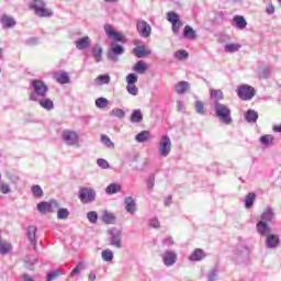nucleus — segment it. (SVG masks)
Returning <instances> with one entry per match:
<instances>
[{"mask_svg":"<svg viewBox=\"0 0 281 281\" xmlns=\"http://www.w3.org/2000/svg\"><path fill=\"white\" fill-rule=\"evenodd\" d=\"M37 211L40 212V214H47V212H57L58 221H67V218H69V209H60V203H58V201L56 200H50L48 202H40L37 204Z\"/></svg>","mask_w":281,"mask_h":281,"instance_id":"f257e3e1","label":"nucleus"},{"mask_svg":"<svg viewBox=\"0 0 281 281\" xmlns=\"http://www.w3.org/2000/svg\"><path fill=\"white\" fill-rule=\"evenodd\" d=\"M29 89V100L31 102H36V100H41V98H47V94L49 93V87L41 79H33L30 82Z\"/></svg>","mask_w":281,"mask_h":281,"instance_id":"f03ea898","label":"nucleus"},{"mask_svg":"<svg viewBox=\"0 0 281 281\" xmlns=\"http://www.w3.org/2000/svg\"><path fill=\"white\" fill-rule=\"evenodd\" d=\"M213 111L215 113V117H217L218 122L229 126L234 120L232 119V109L227 104L221 103L218 101H214Z\"/></svg>","mask_w":281,"mask_h":281,"instance_id":"7ed1b4c3","label":"nucleus"},{"mask_svg":"<svg viewBox=\"0 0 281 281\" xmlns=\"http://www.w3.org/2000/svg\"><path fill=\"white\" fill-rule=\"evenodd\" d=\"M29 8L30 10H33L34 14L40 16V19H48L49 16H54V11L47 8L44 0H31Z\"/></svg>","mask_w":281,"mask_h":281,"instance_id":"20e7f679","label":"nucleus"},{"mask_svg":"<svg viewBox=\"0 0 281 281\" xmlns=\"http://www.w3.org/2000/svg\"><path fill=\"white\" fill-rule=\"evenodd\" d=\"M95 190L91 187H82L79 189L78 199L83 204L93 203L95 201Z\"/></svg>","mask_w":281,"mask_h":281,"instance_id":"39448f33","label":"nucleus"},{"mask_svg":"<svg viewBox=\"0 0 281 281\" xmlns=\"http://www.w3.org/2000/svg\"><path fill=\"white\" fill-rule=\"evenodd\" d=\"M167 21L171 23V30L175 36H179L181 32V27H183V21H181V18L179 16V14L175 11L168 12Z\"/></svg>","mask_w":281,"mask_h":281,"instance_id":"423d86ee","label":"nucleus"},{"mask_svg":"<svg viewBox=\"0 0 281 281\" xmlns=\"http://www.w3.org/2000/svg\"><path fill=\"white\" fill-rule=\"evenodd\" d=\"M172 150V140H170V136L162 135L160 137V142L158 145V153L160 157H168Z\"/></svg>","mask_w":281,"mask_h":281,"instance_id":"0eeeda50","label":"nucleus"},{"mask_svg":"<svg viewBox=\"0 0 281 281\" xmlns=\"http://www.w3.org/2000/svg\"><path fill=\"white\" fill-rule=\"evenodd\" d=\"M124 54V47L117 43H112L111 47L108 49V60L111 63H117L120 56Z\"/></svg>","mask_w":281,"mask_h":281,"instance_id":"6e6552de","label":"nucleus"},{"mask_svg":"<svg viewBox=\"0 0 281 281\" xmlns=\"http://www.w3.org/2000/svg\"><path fill=\"white\" fill-rule=\"evenodd\" d=\"M61 139L66 146H76L78 142H80V137L78 136V132L71 130H65L61 133Z\"/></svg>","mask_w":281,"mask_h":281,"instance_id":"1a4fd4ad","label":"nucleus"},{"mask_svg":"<svg viewBox=\"0 0 281 281\" xmlns=\"http://www.w3.org/2000/svg\"><path fill=\"white\" fill-rule=\"evenodd\" d=\"M109 243L115 249H122V231L117 228H112L109 231Z\"/></svg>","mask_w":281,"mask_h":281,"instance_id":"9d476101","label":"nucleus"},{"mask_svg":"<svg viewBox=\"0 0 281 281\" xmlns=\"http://www.w3.org/2000/svg\"><path fill=\"white\" fill-rule=\"evenodd\" d=\"M237 95L240 100H251L256 95V90L249 85H243L237 88Z\"/></svg>","mask_w":281,"mask_h":281,"instance_id":"9b49d317","label":"nucleus"},{"mask_svg":"<svg viewBox=\"0 0 281 281\" xmlns=\"http://www.w3.org/2000/svg\"><path fill=\"white\" fill-rule=\"evenodd\" d=\"M136 30L142 38H148L153 34V27L144 20H139L136 24Z\"/></svg>","mask_w":281,"mask_h":281,"instance_id":"f8f14e48","label":"nucleus"},{"mask_svg":"<svg viewBox=\"0 0 281 281\" xmlns=\"http://www.w3.org/2000/svg\"><path fill=\"white\" fill-rule=\"evenodd\" d=\"M160 257L165 267H175L177 263V252L175 251L165 250Z\"/></svg>","mask_w":281,"mask_h":281,"instance_id":"ddd939ff","label":"nucleus"},{"mask_svg":"<svg viewBox=\"0 0 281 281\" xmlns=\"http://www.w3.org/2000/svg\"><path fill=\"white\" fill-rule=\"evenodd\" d=\"M104 32L106 36H109V38H113L114 41H116V43H126V40H124V37L120 33L115 32L111 24L104 25Z\"/></svg>","mask_w":281,"mask_h":281,"instance_id":"4468645a","label":"nucleus"},{"mask_svg":"<svg viewBox=\"0 0 281 281\" xmlns=\"http://www.w3.org/2000/svg\"><path fill=\"white\" fill-rule=\"evenodd\" d=\"M256 229L259 236H263L265 238L271 234V226L269 223H266L265 221H259L256 224Z\"/></svg>","mask_w":281,"mask_h":281,"instance_id":"2eb2a0df","label":"nucleus"},{"mask_svg":"<svg viewBox=\"0 0 281 281\" xmlns=\"http://www.w3.org/2000/svg\"><path fill=\"white\" fill-rule=\"evenodd\" d=\"M266 247L268 249H278L280 247V236L270 234L266 236Z\"/></svg>","mask_w":281,"mask_h":281,"instance_id":"dca6fc26","label":"nucleus"},{"mask_svg":"<svg viewBox=\"0 0 281 281\" xmlns=\"http://www.w3.org/2000/svg\"><path fill=\"white\" fill-rule=\"evenodd\" d=\"M260 221H263V223H273L276 221V211L271 206H268L261 214Z\"/></svg>","mask_w":281,"mask_h":281,"instance_id":"f3484780","label":"nucleus"},{"mask_svg":"<svg viewBox=\"0 0 281 281\" xmlns=\"http://www.w3.org/2000/svg\"><path fill=\"white\" fill-rule=\"evenodd\" d=\"M125 204V211L127 214H135L137 212V203L135 202V199L133 196H126L124 199Z\"/></svg>","mask_w":281,"mask_h":281,"instance_id":"a211bd4d","label":"nucleus"},{"mask_svg":"<svg viewBox=\"0 0 281 281\" xmlns=\"http://www.w3.org/2000/svg\"><path fill=\"white\" fill-rule=\"evenodd\" d=\"M75 45L80 52L85 49H89V47H91V37L89 36L79 37L76 41Z\"/></svg>","mask_w":281,"mask_h":281,"instance_id":"6ab92c4d","label":"nucleus"},{"mask_svg":"<svg viewBox=\"0 0 281 281\" xmlns=\"http://www.w3.org/2000/svg\"><path fill=\"white\" fill-rule=\"evenodd\" d=\"M1 23H2V27L4 30H10L12 27H14V25H16V20H14V18L3 14L0 19Z\"/></svg>","mask_w":281,"mask_h":281,"instance_id":"aec40b11","label":"nucleus"},{"mask_svg":"<svg viewBox=\"0 0 281 281\" xmlns=\"http://www.w3.org/2000/svg\"><path fill=\"white\" fill-rule=\"evenodd\" d=\"M34 102H38L40 106H42V109L45 111H53L54 109V101L47 97L41 98Z\"/></svg>","mask_w":281,"mask_h":281,"instance_id":"412c9836","label":"nucleus"},{"mask_svg":"<svg viewBox=\"0 0 281 281\" xmlns=\"http://www.w3.org/2000/svg\"><path fill=\"white\" fill-rule=\"evenodd\" d=\"M205 256L206 255L205 251H203V249L196 248L189 257V260H191V262H201V260H203Z\"/></svg>","mask_w":281,"mask_h":281,"instance_id":"4be33fe9","label":"nucleus"},{"mask_svg":"<svg viewBox=\"0 0 281 281\" xmlns=\"http://www.w3.org/2000/svg\"><path fill=\"white\" fill-rule=\"evenodd\" d=\"M36 226H29L26 232L27 239L30 240L31 245H33L34 249H36Z\"/></svg>","mask_w":281,"mask_h":281,"instance_id":"5701e85b","label":"nucleus"},{"mask_svg":"<svg viewBox=\"0 0 281 281\" xmlns=\"http://www.w3.org/2000/svg\"><path fill=\"white\" fill-rule=\"evenodd\" d=\"M176 92L178 95H183L190 89V82L188 81H180L175 85Z\"/></svg>","mask_w":281,"mask_h":281,"instance_id":"b1692460","label":"nucleus"},{"mask_svg":"<svg viewBox=\"0 0 281 281\" xmlns=\"http://www.w3.org/2000/svg\"><path fill=\"white\" fill-rule=\"evenodd\" d=\"M233 23L237 27V30H245L247 27V20L243 15H235L233 18Z\"/></svg>","mask_w":281,"mask_h":281,"instance_id":"393cba45","label":"nucleus"},{"mask_svg":"<svg viewBox=\"0 0 281 281\" xmlns=\"http://www.w3.org/2000/svg\"><path fill=\"white\" fill-rule=\"evenodd\" d=\"M111 82V76H109V74L105 75H99L95 79H94V85L97 87H102L103 85H110Z\"/></svg>","mask_w":281,"mask_h":281,"instance_id":"a878e982","label":"nucleus"},{"mask_svg":"<svg viewBox=\"0 0 281 281\" xmlns=\"http://www.w3.org/2000/svg\"><path fill=\"white\" fill-rule=\"evenodd\" d=\"M102 46L100 44H95L92 47V56L94 57L95 63H102V54H103Z\"/></svg>","mask_w":281,"mask_h":281,"instance_id":"bb28decb","label":"nucleus"},{"mask_svg":"<svg viewBox=\"0 0 281 281\" xmlns=\"http://www.w3.org/2000/svg\"><path fill=\"white\" fill-rule=\"evenodd\" d=\"M101 220L106 225H115V221H116L115 215L108 211L103 212Z\"/></svg>","mask_w":281,"mask_h":281,"instance_id":"cd10ccee","label":"nucleus"},{"mask_svg":"<svg viewBox=\"0 0 281 281\" xmlns=\"http://www.w3.org/2000/svg\"><path fill=\"white\" fill-rule=\"evenodd\" d=\"M133 54L137 58H144V56H150L151 52L146 49V47H144V45H142V46H138V47L134 48Z\"/></svg>","mask_w":281,"mask_h":281,"instance_id":"c85d7f7f","label":"nucleus"},{"mask_svg":"<svg viewBox=\"0 0 281 281\" xmlns=\"http://www.w3.org/2000/svg\"><path fill=\"white\" fill-rule=\"evenodd\" d=\"M245 120L249 124H256V122H258V112H256L255 110H248L245 113Z\"/></svg>","mask_w":281,"mask_h":281,"instance_id":"c756f323","label":"nucleus"},{"mask_svg":"<svg viewBox=\"0 0 281 281\" xmlns=\"http://www.w3.org/2000/svg\"><path fill=\"white\" fill-rule=\"evenodd\" d=\"M183 37L188 38L189 41H194V38H196V31H194L192 26L186 25L183 29Z\"/></svg>","mask_w":281,"mask_h":281,"instance_id":"7c9ffc66","label":"nucleus"},{"mask_svg":"<svg viewBox=\"0 0 281 281\" xmlns=\"http://www.w3.org/2000/svg\"><path fill=\"white\" fill-rule=\"evenodd\" d=\"M105 192L108 194H117V192H122V184L111 183L105 188Z\"/></svg>","mask_w":281,"mask_h":281,"instance_id":"2f4dec72","label":"nucleus"},{"mask_svg":"<svg viewBox=\"0 0 281 281\" xmlns=\"http://www.w3.org/2000/svg\"><path fill=\"white\" fill-rule=\"evenodd\" d=\"M260 144L269 146V144H276V136L271 134L263 135L259 138Z\"/></svg>","mask_w":281,"mask_h":281,"instance_id":"473e14b6","label":"nucleus"},{"mask_svg":"<svg viewBox=\"0 0 281 281\" xmlns=\"http://www.w3.org/2000/svg\"><path fill=\"white\" fill-rule=\"evenodd\" d=\"M133 69H134V71H136V74L143 75V74H146L148 66L143 60H139L134 65Z\"/></svg>","mask_w":281,"mask_h":281,"instance_id":"72a5a7b5","label":"nucleus"},{"mask_svg":"<svg viewBox=\"0 0 281 281\" xmlns=\"http://www.w3.org/2000/svg\"><path fill=\"white\" fill-rule=\"evenodd\" d=\"M144 120V115L142 114V110H134L131 115V122L134 124H139Z\"/></svg>","mask_w":281,"mask_h":281,"instance_id":"f704fd0d","label":"nucleus"},{"mask_svg":"<svg viewBox=\"0 0 281 281\" xmlns=\"http://www.w3.org/2000/svg\"><path fill=\"white\" fill-rule=\"evenodd\" d=\"M254 201H256V193L254 192L248 193L245 198L246 210L254 207Z\"/></svg>","mask_w":281,"mask_h":281,"instance_id":"c9c22d12","label":"nucleus"},{"mask_svg":"<svg viewBox=\"0 0 281 281\" xmlns=\"http://www.w3.org/2000/svg\"><path fill=\"white\" fill-rule=\"evenodd\" d=\"M148 137H150V132L143 131L135 136V140L138 142V144H144V142H148Z\"/></svg>","mask_w":281,"mask_h":281,"instance_id":"e433bc0d","label":"nucleus"},{"mask_svg":"<svg viewBox=\"0 0 281 281\" xmlns=\"http://www.w3.org/2000/svg\"><path fill=\"white\" fill-rule=\"evenodd\" d=\"M12 251V245L3 239L0 240V254L5 255Z\"/></svg>","mask_w":281,"mask_h":281,"instance_id":"4c0bfd02","label":"nucleus"},{"mask_svg":"<svg viewBox=\"0 0 281 281\" xmlns=\"http://www.w3.org/2000/svg\"><path fill=\"white\" fill-rule=\"evenodd\" d=\"M240 47V44L229 43L224 46V52H226L227 54H234L235 52H238Z\"/></svg>","mask_w":281,"mask_h":281,"instance_id":"58836bf2","label":"nucleus"},{"mask_svg":"<svg viewBox=\"0 0 281 281\" xmlns=\"http://www.w3.org/2000/svg\"><path fill=\"white\" fill-rule=\"evenodd\" d=\"M101 258L104 262H113V250L111 249L102 250Z\"/></svg>","mask_w":281,"mask_h":281,"instance_id":"ea45409f","label":"nucleus"},{"mask_svg":"<svg viewBox=\"0 0 281 281\" xmlns=\"http://www.w3.org/2000/svg\"><path fill=\"white\" fill-rule=\"evenodd\" d=\"M56 81L59 85H69V82H70L69 74L64 72V74H60V75L56 76Z\"/></svg>","mask_w":281,"mask_h":281,"instance_id":"a19ab883","label":"nucleus"},{"mask_svg":"<svg viewBox=\"0 0 281 281\" xmlns=\"http://www.w3.org/2000/svg\"><path fill=\"white\" fill-rule=\"evenodd\" d=\"M31 192L33 194V196L35 199H42L43 196V189L41 188V186L38 184H34L32 188H31Z\"/></svg>","mask_w":281,"mask_h":281,"instance_id":"79ce46f5","label":"nucleus"},{"mask_svg":"<svg viewBox=\"0 0 281 281\" xmlns=\"http://www.w3.org/2000/svg\"><path fill=\"white\" fill-rule=\"evenodd\" d=\"M97 109H106L109 106V99L101 97L95 100Z\"/></svg>","mask_w":281,"mask_h":281,"instance_id":"37998d69","label":"nucleus"},{"mask_svg":"<svg viewBox=\"0 0 281 281\" xmlns=\"http://www.w3.org/2000/svg\"><path fill=\"white\" fill-rule=\"evenodd\" d=\"M82 269H85V262L79 261L77 263V266L72 269V271L70 272L69 278H74V276H80V271H82Z\"/></svg>","mask_w":281,"mask_h":281,"instance_id":"c03bdc74","label":"nucleus"},{"mask_svg":"<svg viewBox=\"0 0 281 281\" xmlns=\"http://www.w3.org/2000/svg\"><path fill=\"white\" fill-rule=\"evenodd\" d=\"M111 115H113V117H119V120H122L125 117L126 112H124V110L120 109V108H114L111 111Z\"/></svg>","mask_w":281,"mask_h":281,"instance_id":"a18cd8bd","label":"nucleus"},{"mask_svg":"<svg viewBox=\"0 0 281 281\" xmlns=\"http://www.w3.org/2000/svg\"><path fill=\"white\" fill-rule=\"evenodd\" d=\"M195 113L205 115V104L202 101H195Z\"/></svg>","mask_w":281,"mask_h":281,"instance_id":"49530a36","label":"nucleus"},{"mask_svg":"<svg viewBox=\"0 0 281 281\" xmlns=\"http://www.w3.org/2000/svg\"><path fill=\"white\" fill-rule=\"evenodd\" d=\"M101 142L108 148H115V144L113 143V140H111V138L109 136L104 135V134L101 135Z\"/></svg>","mask_w":281,"mask_h":281,"instance_id":"de8ad7c7","label":"nucleus"},{"mask_svg":"<svg viewBox=\"0 0 281 281\" xmlns=\"http://www.w3.org/2000/svg\"><path fill=\"white\" fill-rule=\"evenodd\" d=\"M211 98L213 100H215V102H218V100H223V91L221 90H216V89H212L211 90Z\"/></svg>","mask_w":281,"mask_h":281,"instance_id":"09e8293b","label":"nucleus"},{"mask_svg":"<svg viewBox=\"0 0 281 281\" xmlns=\"http://www.w3.org/2000/svg\"><path fill=\"white\" fill-rule=\"evenodd\" d=\"M87 218H88L89 223H92V225H95V223H98V212H95V211L88 212Z\"/></svg>","mask_w":281,"mask_h":281,"instance_id":"8fccbe9b","label":"nucleus"},{"mask_svg":"<svg viewBox=\"0 0 281 281\" xmlns=\"http://www.w3.org/2000/svg\"><path fill=\"white\" fill-rule=\"evenodd\" d=\"M126 90L130 93V95H137L139 93V89L135 83H127Z\"/></svg>","mask_w":281,"mask_h":281,"instance_id":"3c124183","label":"nucleus"},{"mask_svg":"<svg viewBox=\"0 0 281 281\" xmlns=\"http://www.w3.org/2000/svg\"><path fill=\"white\" fill-rule=\"evenodd\" d=\"M218 280V269L213 268L207 273V281H216Z\"/></svg>","mask_w":281,"mask_h":281,"instance_id":"603ef678","label":"nucleus"},{"mask_svg":"<svg viewBox=\"0 0 281 281\" xmlns=\"http://www.w3.org/2000/svg\"><path fill=\"white\" fill-rule=\"evenodd\" d=\"M188 56H190V55L188 54L187 50L180 49L175 53V58H177L178 60H186V58H188Z\"/></svg>","mask_w":281,"mask_h":281,"instance_id":"864d4df0","label":"nucleus"},{"mask_svg":"<svg viewBox=\"0 0 281 281\" xmlns=\"http://www.w3.org/2000/svg\"><path fill=\"white\" fill-rule=\"evenodd\" d=\"M97 164H98L99 168H102L103 170H108V168H110L109 161H106V159H104V158H99L97 160Z\"/></svg>","mask_w":281,"mask_h":281,"instance_id":"5fc2aeb1","label":"nucleus"},{"mask_svg":"<svg viewBox=\"0 0 281 281\" xmlns=\"http://www.w3.org/2000/svg\"><path fill=\"white\" fill-rule=\"evenodd\" d=\"M0 192L2 194H10V192H12V189L10 188V184H8V183H0Z\"/></svg>","mask_w":281,"mask_h":281,"instance_id":"6e6d98bb","label":"nucleus"},{"mask_svg":"<svg viewBox=\"0 0 281 281\" xmlns=\"http://www.w3.org/2000/svg\"><path fill=\"white\" fill-rule=\"evenodd\" d=\"M137 80H138L137 75H135L133 72L127 75V77H126L127 85H135V82H137Z\"/></svg>","mask_w":281,"mask_h":281,"instance_id":"4d7b16f0","label":"nucleus"},{"mask_svg":"<svg viewBox=\"0 0 281 281\" xmlns=\"http://www.w3.org/2000/svg\"><path fill=\"white\" fill-rule=\"evenodd\" d=\"M60 276V270H54L47 274V281L56 280Z\"/></svg>","mask_w":281,"mask_h":281,"instance_id":"13d9d810","label":"nucleus"},{"mask_svg":"<svg viewBox=\"0 0 281 281\" xmlns=\"http://www.w3.org/2000/svg\"><path fill=\"white\" fill-rule=\"evenodd\" d=\"M25 45H30L33 47L34 45H38V37H30L25 41Z\"/></svg>","mask_w":281,"mask_h":281,"instance_id":"bf43d9fd","label":"nucleus"},{"mask_svg":"<svg viewBox=\"0 0 281 281\" xmlns=\"http://www.w3.org/2000/svg\"><path fill=\"white\" fill-rule=\"evenodd\" d=\"M147 188L148 190H153L155 188V176H150L147 181Z\"/></svg>","mask_w":281,"mask_h":281,"instance_id":"052dcab7","label":"nucleus"},{"mask_svg":"<svg viewBox=\"0 0 281 281\" xmlns=\"http://www.w3.org/2000/svg\"><path fill=\"white\" fill-rule=\"evenodd\" d=\"M149 225H150V227H154L155 229H159L161 224L159 223V220L154 218V220H150Z\"/></svg>","mask_w":281,"mask_h":281,"instance_id":"680f3d73","label":"nucleus"},{"mask_svg":"<svg viewBox=\"0 0 281 281\" xmlns=\"http://www.w3.org/2000/svg\"><path fill=\"white\" fill-rule=\"evenodd\" d=\"M164 205L165 207H170V205H172V195H168L167 198H165Z\"/></svg>","mask_w":281,"mask_h":281,"instance_id":"e2e57ef3","label":"nucleus"},{"mask_svg":"<svg viewBox=\"0 0 281 281\" xmlns=\"http://www.w3.org/2000/svg\"><path fill=\"white\" fill-rule=\"evenodd\" d=\"M271 76V70H269V68H263L261 70V78H270Z\"/></svg>","mask_w":281,"mask_h":281,"instance_id":"0e129e2a","label":"nucleus"},{"mask_svg":"<svg viewBox=\"0 0 281 281\" xmlns=\"http://www.w3.org/2000/svg\"><path fill=\"white\" fill-rule=\"evenodd\" d=\"M266 12L267 14H276V7H273V4H269L267 8H266Z\"/></svg>","mask_w":281,"mask_h":281,"instance_id":"69168bd1","label":"nucleus"},{"mask_svg":"<svg viewBox=\"0 0 281 281\" xmlns=\"http://www.w3.org/2000/svg\"><path fill=\"white\" fill-rule=\"evenodd\" d=\"M97 280V276L94 271H90L88 274V281H95Z\"/></svg>","mask_w":281,"mask_h":281,"instance_id":"338daca9","label":"nucleus"},{"mask_svg":"<svg viewBox=\"0 0 281 281\" xmlns=\"http://www.w3.org/2000/svg\"><path fill=\"white\" fill-rule=\"evenodd\" d=\"M273 133H281V123L272 125Z\"/></svg>","mask_w":281,"mask_h":281,"instance_id":"774afa93","label":"nucleus"}]
</instances>
